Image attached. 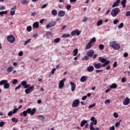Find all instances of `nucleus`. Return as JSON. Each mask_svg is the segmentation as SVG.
Returning a JSON list of instances; mask_svg holds the SVG:
<instances>
[{
  "label": "nucleus",
  "instance_id": "15",
  "mask_svg": "<svg viewBox=\"0 0 130 130\" xmlns=\"http://www.w3.org/2000/svg\"><path fill=\"white\" fill-rule=\"evenodd\" d=\"M16 8L17 6H14L11 9L10 15H11V16H14V15H15Z\"/></svg>",
  "mask_w": 130,
  "mask_h": 130
},
{
  "label": "nucleus",
  "instance_id": "33",
  "mask_svg": "<svg viewBox=\"0 0 130 130\" xmlns=\"http://www.w3.org/2000/svg\"><path fill=\"white\" fill-rule=\"evenodd\" d=\"M121 121H122V120H119V121L116 122L115 123V126L116 127H118V126H119V125H120V122H121Z\"/></svg>",
  "mask_w": 130,
  "mask_h": 130
},
{
  "label": "nucleus",
  "instance_id": "55",
  "mask_svg": "<svg viewBox=\"0 0 130 130\" xmlns=\"http://www.w3.org/2000/svg\"><path fill=\"white\" fill-rule=\"evenodd\" d=\"M117 23H118V19H115L113 21V24L114 25H116V24H117Z\"/></svg>",
  "mask_w": 130,
  "mask_h": 130
},
{
  "label": "nucleus",
  "instance_id": "46",
  "mask_svg": "<svg viewBox=\"0 0 130 130\" xmlns=\"http://www.w3.org/2000/svg\"><path fill=\"white\" fill-rule=\"evenodd\" d=\"M72 8V5L71 4H68L66 6V9L69 11Z\"/></svg>",
  "mask_w": 130,
  "mask_h": 130
},
{
  "label": "nucleus",
  "instance_id": "28",
  "mask_svg": "<svg viewBox=\"0 0 130 130\" xmlns=\"http://www.w3.org/2000/svg\"><path fill=\"white\" fill-rule=\"evenodd\" d=\"M11 120L13 122H14L15 123H17L19 122V119L18 118H16V117H12Z\"/></svg>",
  "mask_w": 130,
  "mask_h": 130
},
{
  "label": "nucleus",
  "instance_id": "52",
  "mask_svg": "<svg viewBox=\"0 0 130 130\" xmlns=\"http://www.w3.org/2000/svg\"><path fill=\"white\" fill-rule=\"evenodd\" d=\"M87 21H88V18L84 17V19L82 20V22L85 23V22H87Z\"/></svg>",
  "mask_w": 130,
  "mask_h": 130
},
{
  "label": "nucleus",
  "instance_id": "8",
  "mask_svg": "<svg viewBox=\"0 0 130 130\" xmlns=\"http://www.w3.org/2000/svg\"><path fill=\"white\" fill-rule=\"evenodd\" d=\"M56 24V22L55 21H50L46 26V28L47 29H49V28L51 27H53L54 26H55Z\"/></svg>",
  "mask_w": 130,
  "mask_h": 130
},
{
  "label": "nucleus",
  "instance_id": "19",
  "mask_svg": "<svg viewBox=\"0 0 130 130\" xmlns=\"http://www.w3.org/2000/svg\"><path fill=\"white\" fill-rule=\"evenodd\" d=\"M94 54V50H90L87 53V55H88L89 57H92V56Z\"/></svg>",
  "mask_w": 130,
  "mask_h": 130
},
{
  "label": "nucleus",
  "instance_id": "5",
  "mask_svg": "<svg viewBox=\"0 0 130 130\" xmlns=\"http://www.w3.org/2000/svg\"><path fill=\"white\" fill-rule=\"evenodd\" d=\"M119 12H120V9L119 8H114L112 10L111 15L112 17H116L119 13Z\"/></svg>",
  "mask_w": 130,
  "mask_h": 130
},
{
  "label": "nucleus",
  "instance_id": "44",
  "mask_svg": "<svg viewBox=\"0 0 130 130\" xmlns=\"http://www.w3.org/2000/svg\"><path fill=\"white\" fill-rule=\"evenodd\" d=\"M22 5H27L28 4V1L27 0H23L22 1Z\"/></svg>",
  "mask_w": 130,
  "mask_h": 130
},
{
  "label": "nucleus",
  "instance_id": "35",
  "mask_svg": "<svg viewBox=\"0 0 130 130\" xmlns=\"http://www.w3.org/2000/svg\"><path fill=\"white\" fill-rule=\"evenodd\" d=\"M103 24V21L102 20H99L96 23L98 26H101Z\"/></svg>",
  "mask_w": 130,
  "mask_h": 130
},
{
  "label": "nucleus",
  "instance_id": "14",
  "mask_svg": "<svg viewBox=\"0 0 130 130\" xmlns=\"http://www.w3.org/2000/svg\"><path fill=\"white\" fill-rule=\"evenodd\" d=\"M70 84L71 86V91L72 92H74L75 90H76V84L74 83V82L71 81Z\"/></svg>",
  "mask_w": 130,
  "mask_h": 130
},
{
  "label": "nucleus",
  "instance_id": "32",
  "mask_svg": "<svg viewBox=\"0 0 130 130\" xmlns=\"http://www.w3.org/2000/svg\"><path fill=\"white\" fill-rule=\"evenodd\" d=\"M51 14L53 16H56V15H57V11H56L55 9L52 10L51 11Z\"/></svg>",
  "mask_w": 130,
  "mask_h": 130
},
{
  "label": "nucleus",
  "instance_id": "63",
  "mask_svg": "<svg viewBox=\"0 0 130 130\" xmlns=\"http://www.w3.org/2000/svg\"><path fill=\"white\" fill-rule=\"evenodd\" d=\"M87 99V96L85 95L82 98V100L83 101H84V100H86Z\"/></svg>",
  "mask_w": 130,
  "mask_h": 130
},
{
  "label": "nucleus",
  "instance_id": "51",
  "mask_svg": "<svg viewBox=\"0 0 130 130\" xmlns=\"http://www.w3.org/2000/svg\"><path fill=\"white\" fill-rule=\"evenodd\" d=\"M96 104L93 103L92 105H90L89 106L88 108H93V107H95Z\"/></svg>",
  "mask_w": 130,
  "mask_h": 130
},
{
  "label": "nucleus",
  "instance_id": "3",
  "mask_svg": "<svg viewBox=\"0 0 130 130\" xmlns=\"http://www.w3.org/2000/svg\"><path fill=\"white\" fill-rule=\"evenodd\" d=\"M91 122L89 126L90 129V130H94V126L93 125H96L97 124V120L95 118V117L92 116L90 118Z\"/></svg>",
  "mask_w": 130,
  "mask_h": 130
},
{
  "label": "nucleus",
  "instance_id": "40",
  "mask_svg": "<svg viewBox=\"0 0 130 130\" xmlns=\"http://www.w3.org/2000/svg\"><path fill=\"white\" fill-rule=\"evenodd\" d=\"M7 14H8V11H7L0 12V15L1 16H3V15H7Z\"/></svg>",
  "mask_w": 130,
  "mask_h": 130
},
{
  "label": "nucleus",
  "instance_id": "20",
  "mask_svg": "<svg viewBox=\"0 0 130 130\" xmlns=\"http://www.w3.org/2000/svg\"><path fill=\"white\" fill-rule=\"evenodd\" d=\"M86 70L87 71V72H89V73H91V72H93V71H94V67L91 66H89Z\"/></svg>",
  "mask_w": 130,
  "mask_h": 130
},
{
  "label": "nucleus",
  "instance_id": "42",
  "mask_svg": "<svg viewBox=\"0 0 130 130\" xmlns=\"http://www.w3.org/2000/svg\"><path fill=\"white\" fill-rule=\"evenodd\" d=\"M26 30L28 32H31V31L32 30V27H31V26H27L26 28Z\"/></svg>",
  "mask_w": 130,
  "mask_h": 130
},
{
  "label": "nucleus",
  "instance_id": "48",
  "mask_svg": "<svg viewBox=\"0 0 130 130\" xmlns=\"http://www.w3.org/2000/svg\"><path fill=\"white\" fill-rule=\"evenodd\" d=\"M89 42L92 43V42H96V38L95 37H93L90 41Z\"/></svg>",
  "mask_w": 130,
  "mask_h": 130
},
{
  "label": "nucleus",
  "instance_id": "41",
  "mask_svg": "<svg viewBox=\"0 0 130 130\" xmlns=\"http://www.w3.org/2000/svg\"><path fill=\"white\" fill-rule=\"evenodd\" d=\"M59 41H60V39L58 38H56V39H55L54 40V42L55 43H58V42H59Z\"/></svg>",
  "mask_w": 130,
  "mask_h": 130
},
{
  "label": "nucleus",
  "instance_id": "16",
  "mask_svg": "<svg viewBox=\"0 0 130 130\" xmlns=\"http://www.w3.org/2000/svg\"><path fill=\"white\" fill-rule=\"evenodd\" d=\"M64 15H66V11L63 10H60L58 13V16L59 17H64Z\"/></svg>",
  "mask_w": 130,
  "mask_h": 130
},
{
  "label": "nucleus",
  "instance_id": "12",
  "mask_svg": "<svg viewBox=\"0 0 130 130\" xmlns=\"http://www.w3.org/2000/svg\"><path fill=\"white\" fill-rule=\"evenodd\" d=\"M23 86L25 89H27V88H29L30 87V85L27 84V81H22L21 82L20 85Z\"/></svg>",
  "mask_w": 130,
  "mask_h": 130
},
{
  "label": "nucleus",
  "instance_id": "13",
  "mask_svg": "<svg viewBox=\"0 0 130 130\" xmlns=\"http://www.w3.org/2000/svg\"><path fill=\"white\" fill-rule=\"evenodd\" d=\"M130 103V99L128 98H126L124 99V101H123V105H128Z\"/></svg>",
  "mask_w": 130,
  "mask_h": 130
},
{
  "label": "nucleus",
  "instance_id": "22",
  "mask_svg": "<svg viewBox=\"0 0 130 130\" xmlns=\"http://www.w3.org/2000/svg\"><path fill=\"white\" fill-rule=\"evenodd\" d=\"M38 117L39 118V119H40V120H41V121H44V120H45V117H44V116L42 115H39L38 116Z\"/></svg>",
  "mask_w": 130,
  "mask_h": 130
},
{
  "label": "nucleus",
  "instance_id": "1",
  "mask_svg": "<svg viewBox=\"0 0 130 130\" xmlns=\"http://www.w3.org/2000/svg\"><path fill=\"white\" fill-rule=\"evenodd\" d=\"M36 112V108H28L26 110L23 111L22 112L20 113V116H24L26 117L28 114H30V115H34Z\"/></svg>",
  "mask_w": 130,
  "mask_h": 130
},
{
  "label": "nucleus",
  "instance_id": "34",
  "mask_svg": "<svg viewBox=\"0 0 130 130\" xmlns=\"http://www.w3.org/2000/svg\"><path fill=\"white\" fill-rule=\"evenodd\" d=\"M73 53L74 56H77L78 55V49H74V50L73 51Z\"/></svg>",
  "mask_w": 130,
  "mask_h": 130
},
{
  "label": "nucleus",
  "instance_id": "58",
  "mask_svg": "<svg viewBox=\"0 0 130 130\" xmlns=\"http://www.w3.org/2000/svg\"><path fill=\"white\" fill-rule=\"evenodd\" d=\"M48 4H44L42 7L41 9H45L46 8L47 6H48Z\"/></svg>",
  "mask_w": 130,
  "mask_h": 130
},
{
  "label": "nucleus",
  "instance_id": "54",
  "mask_svg": "<svg viewBox=\"0 0 130 130\" xmlns=\"http://www.w3.org/2000/svg\"><path fill=\"white\" fill-rule=\"evenodd\" d=\"M109 103H110V100H106L105 101V104H109Z\"/></svg>",
  "mask_w": 130,
  "mask_h": 130
},
{
  "label": "nucleus",
  "instance_id": "62",
  "mask_svg": "<svg viewBox=\"0 0 130 130\" xmlns=\"http://www.w3.org/2000/svg\"><path fill=\"white\" fill-rule=\"evenodd\" d=\"M58 8L59 9H63V6L61 4H58Z\"/></svg>",
  "mask_w": 130,
  "mask_h": 130
},
{
  "label": "nucleus",
  "instance_id": "61",
  "mask_svg": "<svg viewBox=\"0 0 130 130\" xmlns=\"http://www.w3.org/2000/svg\"><path fill=\"white\" fill-rule=\"evenodd\" d=\"M56 71V69L55 68H53L51 71V74L53 75L54 74V72Z\"/></svg>",
  "mask_w": 130,
  "mask_h": 130
},
{
  "label": "nucleus",
  "instance_id": "39",
  "mask_svg": "<svg viewBox=\"0 0 130 130\" xmlns=\"http://www.w3.org/2000/svg\"><path fill=\"white\" fill-rule=\"evenodd\" d=\"M100 50H103L104 49V45L103 44H100L99 46Z\"/></svg>",
  "mask_w": 130,
  "mask_h": 130
},
{
  "label": "nucleus",
  "instance_id": "7",
  "mask_svg": "<svg viewBox=\"0 0 130 130\" xmlns=\"http://www.w3.org/2000/svg\"><path fill=\"white\" fill-rule=\"evenodd\" d=\"M66 78H63L60 81L58 85L59 89H62L64 86V82H66Z\"/></svg>",
  "mask_w": 130,
  "mask_h": 130
},
{
  "label": "nucleus",
  "instance_id": "18",
  "mask_svg": "<svg viewBox=\"0 0 130 130\" xmlns=\"http://www.w3.org/2000/svg\"><path fill=\"white\" fill-rule=\"evenodd\" d=\"M88 79V77L86 76H83L80 78V81L82 83H84L87 81V79Z\"/></svg>",
  "mask_w": 130,
  "mask_h": 130
},
{
  "label": "nucleus",
  "instance_id": "59",
  "mask_svg": "<svg viewBox=\"0 0 130 130\" xmlns=\"http://www.w3.org/2000/svg\"><path fill=\"white\" fill-rule=\"evenodd\" d=\"M126 17H129L130 16V11H127L125 14Z\"/></svg>",
  "mask_w": 130,
  "mask_h": 130
},
{
  "label": "nucleus",
  "instance_id": "30",
  "mask_svg": "<svg viewBox=\"0 0 130 130\" xmlns=\"http://www.w3.org/2000/svg\"><path fill=\"white\" fill-rule=\"evenodd\" d=\"M110 62V61L109 60H107V61H106L104 64H102L101 68H105V66H107V64H109Z\"/></svg>",
  "mask_w": 130,
  "mask_h": 130
},
{
  "label": "nucleus",
  "instance_id": "21",
  "mask_svg": "<svg viewBox=\"0 0 130 130\" xmlns=\"http://www.w3.org/2000/svg\"><path fill=\"white\" fill-rule=\"evenodd\" d=\"M93 44L91 43V42H89L85 47V49L88 50L91 48V46H92Z\"/></svg>",
  "mask_w": 130,
  "mask_h": 130
},
{
  "label": "nucleus",
  "instance_id": "47",
  "mask_svg": "<svg viewBox=\"0 0 130 130\" xmlns=\"http://www.w3.org/2000/svg\"><path fill=\"white\" fill-rule=\"evenodd\" d=\"M123 27V23H120L118 26V29H121V28Z\"/></svg>",
  "mask_w": 130,
  "mask_h": 130
},
{
  "label": "nucleus",
  "instance_id": "11",
  "mask_svg": "<svg viewBox=\"0 0 130 130\" xmlns=\"http://www.w3.org/2000/svg\"><path fill=\"white\" fill-rule=\"evenodd\" d=\"M80 34H81V31L78 30V29L75 30L71 33L72 36H75L76 35H77V36H79Z\"/></svg>",
  "mask_w": 130,
  "mask_h": 130
},
{
  "label": "nucleus",
  "instance_id": "43",
  "mask_svg": "<svg viewBox=\"0 0 130 130\" xmlns=\"http://www.w3.org/2000/svg\"><path fill=\"white\" fill-rule=\"evenodd\" d=\"M5 124H6V122L5 121H1L0 122V127H3Z\"/></svg>",
  "mask_w": 130,
  "mask_h": 130
},
{
  "label": "nucleus",
  "instance_id": "27",
  "mask_svg": "<svg viewBox=\"0 0 130 130\" xmlns=\"http://www.w3.org/2000/svg\"><path fill=\"white\" fill-rule=\"evenodd\" d=\"M99 60L100 61H101V62H106V61H107V60L104 58H103L102 57H100L99 58Z\"/></svg>",
  "mask_w": 130,
  "mask_h": 130
},
{
  "label": "nucleus",
  "instance_id": "6",
  "mask_svg": "<svg viewBox=\"0 0 130 130\" xmlns=\"http://www.w3.org/2000/svg\"><path fill=\"white\" fill-rule=\"evenodd\" d=\"M15 40H16V39L13 35L9 36L7 37V41H9L10 43H14V42H15Z\"/></svg>",
  "mask_w": 130,
  "mask_h": 130
},
{
  "label": "nucleus",
  "instance_id": "29",
  "mask_svg": "<svg viewBox=\"0 0 130 130\" xmlns=\"http://www.w3.org/2000/svg\"><path fill=\"white\" fill-rule=\"evenodd\" d=\"M34 28H39V23L38 22H35L32 25Z\"/></svg>",
  "mask_w": 130,
  "mask_h": 130
},
{
  "label": "nucleus",
  "instance_id": "17",
  "mask_svg": "<svg viewBox=\"0 0 130 130\" xmlns=\"http://www.w3.org/2000/svg\"><path fill=\"white\" fill-rule=\"evenodd\" d=\"M121 0H117L116 2H114L112 5V8H115V7H118L119 4L120 3Z\"/></svg>",
  "mask_w": 130,
  "mask_h": 130
},
{
  "label": "nucleus",
  "instance_id": "50",
  "mask_svg": "<svg viewBox=\"0 0 130 130\" xmlns=\"http://www.w3.org/2000/svg\"><path fill=\"white\" fill-rule=\"evenodd\" d=\"M113 115H114V117H115V118H117V117H118V114L116 112L114 113Z\"/></svg>",
  "mask_w": 130,
  "mask_h": 130
},
{
  "label": "nucleus",
  "instance_id": "23",
  "mask_svg": "<svg viewBox=\"0 0 130 130\" xmlns=\"http://www.w3.org/2000/svg\"><path fill=\"white\" fill-rule=\"evenodd\" d=\"M13 70L14 67L13 66H10L7 68V72H8V73H11L13 72Z\"/></svg>",
  "mask_w": 130,
  "mask_h": 130
},
{
  "label": "nucleus",
  "instance_id": "2",
  "mask_svg": "<svg viewBox=\"0 0 130 130\" xmlns=\"http://www.w3.org/2000/svg\"><path fill=\"white\" fill-rule=\"evenodd\" d=\"M110 46L114 49V50H119L120 49V45L117 43L116 41H113L110 42Z\"/></svg>",
  "mask_w": 130,
  "mask_h": 130
},
{
  "label": "nucleus",
  "instance_id": "31",
  "mask_svg": "<svg viewBox=\"0 0 130 130\" xmlns=\"http://www.w3.org/2000/svg\"><path fill=\"white\" fill-rule=\"evenodd\" d=\"M125 4H126V0H122L121 2V5H122V8H125L126 7Z\"/></svg>",
  "mask_w": 130,
  "mask_h": 130
},
{
  "label": "nucleus",
  "instance_id": "4",
  "mask_svg": "<svg viewBox=\"0 0 130 130\" xmlns=\"http://www.w3.org/2000/svg\"><path fill=\"white\" fill-rule=\"evenodd\" d=\"M3 85H4V89H9L10 88V84L7 80H3L0 81V86H3Z\"/></svg>",
  "mask_w": 130,
  "mask_h": 130
},
{
  "label": "nucleus",
  "instance_id": "57",
  "mask_svg": "<svg viewBox=\"0 0 130 130\" xmlns=\"http://www.w3.org/2000/svg\"><path fill=\"white\" fill-rule=\"evenodd\" d=\"M23 54V51H21L18 53L19 56H22Z\"/></svg>",
  "mask_w": 130,
  "mask_h": 130
},
{
  "label": "nucleus",
  "instance_id": "10",
  "mask_svg": "<svg viewBox=\"0 0 130 130\" xmlns=\"http://www.w3.org/2000/svg\"><path fill=\"white\" fill-rule=\"evenodd\" d=\"M80 105V100L79 99L75 100L72 103V107H78Z\"/></svg>",
  "mask_w": 130,
  "mask_h": 130
},
{
  "label": "nucleus",
  "instance_id": "24",
  "mask_svg": "<svg viewBox=\"0 0 130 130\" xmlns=\"http://www.w3.org/2000/svg\"><path fill=\"white\" fill-rule=\"evenodd\" d=\"M95 69H101V63H98L93 64Z\"/></svg>",
  "mask_w": 130,
  "mask_h": 130
},
{
  "label": "nucleus",
  "instance_id": "49",
  "mask_svg": "<svg viewBox=\"0 0 130 130\" xmlns=\"http://www.w3.org/2000/svg\"><path fill=\"white\" fill-rule=\"evenodd\" d=\"M14 113H13V112L11 111L8 113L7 115H8V116H12V115Z\"/></svg>",
  "mask_w": 130,
  "mask_h": 130
},
{
  "label": "nucleus",
  "instance_id": "56",
  "mask_svg": "<svg viewBox=\"0 0 130 130\" xmlns=\"http://www.w3.org/2000/svg\"><path fill=\"white\" fill-rule=\"evenodd\" d=\"M117 67V62L115 61V62H114L113 65V68H116Z\"/></svg>",
  "mask_w": 130,
  "mask_h": 130
},
{
  "label": "nucleus",
  "instance_id": "60",
  "mask_svg": "<svg viewBox=\"0 0 130 130\" xmlns=\"http://www.w3.org/2000/svg\"><path fill=\"white\" fill-rule=\"evenodd\" d=\"M4 10H6V6H2L0 7V10L3 11Z\"/></svg>",
  "mask_w": 130,
  "mask_h": 130
},
{
  "label": "nucleus",
  "instance_id": "26",
  "mask_svg": "<svg viewBox=\"0 0 130 130\" xmlns=\"http://www.w3.org/2000/svg\"><path fill=\"white\" fill-rule=\"evenodd\" d=\"M110 89H116L117 88V85L115 83H113L112 85L109 86Z\"/></svg>",
  "mask_w": 130,
  "mask_h": 130
},
{
  "label": "nucleus",
  "instance_id": "25",
  "mask_svg": "<svg viewBox=\"0 0 130 130\" xmlns=\"http://www.w3.org/2000/svg\"><path fill=\"white\" fill-rule=\"evenodd\" d=\"M87 122H88V121L87 120H82L81 122L80 126H81V127H83V126H84V125H85V124H86Z\"/></svg>",
  "mask_w": 130,
  "mask_h": 130
},
{
  "label": "nucleus",
  "instance_id": "45",
  "mask_svg": "<svg viewBox=\"0 0 130 130\" xmlns=\"http://www.w3.org/2000/svg\"><path fill=\"white\" fill-rule=\"evenodd\" d=\"M18 110H19V109H17V108L14 109L12 111L13 114L17 113V112L18 111Z\"/></svg>",
  "mask_w": 130,
  "mask_h": 130
},
{
  "label": "nucleus",
  "instance_id": "9",
  "mask_svg": "<svg viewBox=\"0 0 130 130\" xmlns=\"http://www.w3.org/2000/svg\"><path fill=\"white\" fill-rule=\"evenodd\" d=\"M34 90V86H31L28 87V88H27L25 90V93L26 94H30L32 91Z\"/></svg>",
  "mask_w": 130,
  "mask_h": 130
},
{
  "label": "nucleus",
  "instance_id": "38",
  "mask_svg": "<svg viewBox=\"0 0 130 130\" xmlns=\"http://www.w3.org/2000/svg\"><path fill=\"white\" fill-rule=\"evenodd\" d=\"M71 35L70 34H63L62 36V38H68V37H70Z\"/></svg>",
  "mask_w": 130,
  "mask_h": 130
},
{
  "label": "nucleus",
  "instance_id": "36",
  "mask_svg": "<svg viewBox=\"0 0 130 130\" xmlns=\"http://www.w3.org/2000/svg\"><path fill=\"white\" fill-rule=\"evenodd\" d=\"M31 40V39H29L26 41H23V42H24V45H27V44H28L29 42H30Z\"/></svg>",
  "mask_w": 130,
  "mask_h": 130
},
{
  "label": "nucleus",
  "instance_id": "53",
  "mask_svg": "<svg viewBox=\"0 0 130 130\" xmlns=\"http://www.w3.org/2000/svg\"><path fill=\"white\" fill-rule=\"evenodd\" d=\"M20 88H21V85H20V84H19V85H18L17 86H16V87L15 88V90H19V89H20Z\"/></svg>",
  "mask_w": 130,
  "mask_h": 130
},
{
  "label": "nucleus",
  "instance_id": "64",
  "mask_svg": "<svg viewBox=\"0 0 130 130\" xmlns=\"http://www.w3.org/2000/svg\"><path fill=\"white\" fill-rule=\"evenodd\" d=\"M115 127L113 125L110 127V130H115Z\"/></svg>",
  "mask_w": 130,
  "mask_h": 130
},
{
  "label": "nucleus",
  "instance_id": "37",
  "mask_svg": "<svg viewBox=\"0 0 130 130\" xmlns=\"http://www.w3.org/2000/svg\"><path fill=\"white\" fill-rule=\"evenodd\" d=\"M11 82L13 85H16V84L18 83V79H13Z\"/></svg>",
  "mask_w": 130,
  "mask_h": 130
}]
</instances>
